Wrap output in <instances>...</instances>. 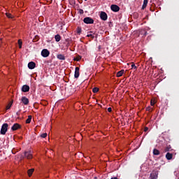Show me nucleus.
Instances as JSON below:
<instances>
[{
    "label": "nucleus",
    "instance_id": "f257e3e1",
    "mask_svg": "<svg viewBox=\"0 0 179 179\" xmlns=\"http://www.w3.org/2000/svg\"><path fill=\"white\" fill-rule=\"evenodd\" d=\"M8 127L9 125L8 124V123H4L2 124L0 131L1 135H5V134H6V132L8 131Z\"/></svg>",
    "mask_w": 179,
    "mask_h": 179
},
{
    "label": "nucleus",
    "instance_id": "f03ea898",
    "mask_svg": "<svg viewBox=\"0 0 179 179\" xmlns=\"http://www.w3.org/2000/svg\"><path fill=\"white\" fill-rule=\"evenodd\" d=\"M83 22L85 24H93V23H94V20L90 17H86L83 19Z\"/></svg>",
    "mask_w": 179,
    "mask_h": 179
},
{
    "label": "nucleus",
    "instance_id": "7ed1b4c3",
    "mask_svg": "<svg viewBox=\"0 0 179 179\" xmlns=\"http://www.w3.org/2000/svg\"><path fill=\"white\" fill-rule=\"evenodd\" d=\"M158 176H159V171L154 170L150 174V179H157Z\"/></svg>",
    "mask_w": 179,
    "mask_h": 179
},
{
    "label": "nucleus",
    "instance_id": "20e7f679",
    "mask_svg": "<svg viewBox=\"0 0 179 179\" xmlns=\"http://www.w3.org/2000/svg\"><path fill=\"white\" fill-rule=\"evenodd\" d=\"M100 17L101 19V20H107V19H108V15H107V13L104 11H101L100 13Z\"/></svg>",
    "mask_w": 179,
    "mask_h": 179
},
{
    "label": "nucleus",
    "instance_id": "39448f33",
    "mask_svg": "<svg viewBox=\"0 0 179 179\" xmlns=\"http://www.w3.org/2000/svg\"><path fill=\"white\" fill-rule=\"evenodd\" d=\"M41 55L43 57V58H47V57L50 56V51L47 49H43L41 51Z\"/></svg>",
    "mask_w": 179,
    "mask_h": 179
},
{
    "label": "nucleus",
    "instance_id": "423d86ee",
    "mask_svg": "<svg viewBox=\"0 0 179 179\" xmlns=\"http://www.w3.org/2000/svg\"><path fill=\"white\" fill-rule=\"evenodd\" d=\"M110 9L113 12H120V6L115 4H112L110 6Z\"/></svg>",
    "mask_w": 179,
    "mask_h": 179
},
{
    "label": "nucleus",
    "instance_id": "0eeeda50",
    "mask_svg": "<svg viewBox=\"0 0 179 179\" xmlns=\"http://www.w3.org/2000/svg\"><path fill=\"white\" fill-rule=\"evenodd\" d=\"M22 128V126L19 124V123H15L11 127L12 131H17V129H20Z\"/></svg>",
    "mask_w": 179,
    "mask_h": 179
},
{
    "label": "nucleus",
    "instance_id": "6e6552de",
    "mask_svg": "<svg viewBox=\"0 0 179 179\" xmlns=\"http://www.w3.org/2000/svg\"><path fill=\"white\" fill-rule=\"evenodd\" d=\"M30 90V87L27 85H24L22 87V92L24 93H27V92H29Z\"/></svg>",
    "mask_w": 179,
    "mask_h": 179
},
{
    "label": "nucleus",
    "instance_id": "1a4fd4ad",
    "mask_svg": "<svg viewBox=\"0 0 179 179\" xmlns=\"http://www.w3.org/2000/svg\"><path fill=\"white\" fill-rule=\"evenodd\" d=\"M80 68L79 67H76L75 69V73H74V78H76V79H78V78H79V71H80Z\"/></svg>",
    "mask_w": 179,
    "mask_h": 179
},
{
    "label": "nucleus",
    "instance_id": "9d476101",
    "mask_svg": "<svg viewBox=\"0 0 179 179\" xmlns=\"http://www.w3.org/2000/svg\"><path fill=\"white\" fill-rule=\"evenodd\" d=\"M21 101L24 106H27V104H29V99H27L26 96H22Z\"/></svg>",
    "mask_w": 179,
    "mask_h": 179
},
{
    "label": "nucleus",
    "instance_id": "9b49d317",
    "mask_svg": "<svg viewBox=\"0 0 179 179\" xmlns=\"http://www.w3.org/2000/svg\"><path fill=\"white\" fill-rule=\"evenodd\" d=\"M24 157L27 159H33V155H31V152L30 151L25 152H24Z\"/></svg>",
    "mask_w": 179,
    "mask_h": 179
},
{
    "label": "nucleus",
    "instance_id": "f8f14e48",
    "mask_svg": "<svg viewBox=\"0 0 179 179\" xmlns=\"http://www.w3.org/2000/svg\"><path fill=\"white\" fill-rule=\"evenodd\" d=\"M28 68L29 69H34L36 68V64L34 63V62H30L28 64Z\"/></svg>",
    "mask_w": 179,
    "mask_h": 179
},
{
    "label": "nucleus",
    "instance_id": "ddd939ff",
    "mask_svg": "<svg viewBox=\"0 0 179 179\" xmlns=\"http://www.w3.org/2000/svg\"><path fill=\"white\" fill-rule=\"evenodd\" d=\"M57 59H60V61H65V55L62 54H59L57 55Z\"/></svg>",
    "mask_w": 179,
    "mask_h": 179
},
{
    "label": "nucleus",
    "instance_id": "4468645a",
    "mask_svg": "<svg viewBox=\"0 0 179 179\" xmlns=\"http://www.w3.org/2000/svg\"><path fill=\"white\" fill-rule=\"evenodd\" d=\"M152 153L154 155V156H159V155H160V151L156 148H155L152 151Z\"/></svg>",
    "mask_w": 179,
    "mask_h": 179
},
{
    "label": "nucleus",
    "instance_id": "2eb2a0df",
    "mask_svg": "<svg viewBox=\"0 0 179 179\" xmlns=\"http://www.w3.org/2000/svg\"><path fill=\"white\" fill-rule=\"evenodd\" d=\"M166 158L167 159V160H171V159H173V154L167 152L166 155Z\"/></svg>",
    "mask_w": 179,
    "mask_h": 179
},
{
    "label": "nucleus",
    "instance_id": "dca6fc26",
    "mask_svg": "<svg viewBox=\"0 0 179 179\" xmlns=\"http://www.w3.org/2000/svg\"><path fill=\"white\" fill-rule=\"evenodd\" d=\"M55 40L57 43H59V41H61V35H59V34L55 35Z\"/></svg>",
    "mask_w": 179,
    "mask_h": 179
},
{
    "label": "nucleus",
    "instance_id": "f3484780",
    "mask_svg": "<svg viewBox=\"0 0 179 179\" xmlns=\"http://www.w3.org/2000/svg\"><path fill=\"white\" fill-rule=\"evenodd\" d=\"M124 70H121V71H118L117 73V78H121V76H122V75H124Z\"/></svg>",
    "mask_w": 179,
    "mask_h": 179
},
{
    "label": "nucleus",
    "instance_id": "a211bd4d",
    "mask_svg": "<svg viewBox=\"0 0 179 179\" xmlns=\"http://www.w3.org/2000/svg\"><path fill=\"white\" fill-rule=\"evenodd\" d=\"M34 172V169H31L28 170V176L29 177H31L33 173Z\"/></svg>",
    "mask_w": 179,
    "mask_h": 179
},
{
    "label": "nucleus",
    "instance_id": "6ab92c4d",
    "mask_svg": "<svg viewBox=\"0 0 179 179\" xmlns=\"http://www.w3.org/2000/svg\"><path fill=\"white\" fill-rule=\"evenodd\" d=\"M148 0H143V4L142 6V9H145L146 8V6H148Z\"/></svg>",
    "mask_w": 179,
    "mask_h": 179
},
{
    "label": "nucleus",
    "instance_id": "aec40b11",
    "mask_svg": "<svg viewBox=\"0 0 179 179\" xmlns=\"http://www.w3.org/2000/svg\"><path fill=\"white\" fill-rule=\"evenodd\" d=\"M31 115H29L28 118L26 120V124H30V122H31Z\"/></svg>",
    "mask_w": 179,
    "mask_h": 179
},
{
    "label": "nucleus",
    "instance_id": "412c9836",
    "mask_svg": "<svg viewBox=\"0 0 179 179\" xmlns=\"http://www.w3.org/2000/svg\"><path fill=\"white\" fill-rule=\"evenodd\" d=\"M6 15L7 16V17H8V19H13V15H12V14L9 13H6Z\"/></svg>",
    "mask_w": 179,
    "mask_h": 179
},
{
    "label": "nucleus",
    "instance_id": "4be33fe9",
    "mask_svg": "<svg viewBox=\"0 0 179 179\" xmlns=\"http://www.w3.org/2000/svg\"><path fill=\"white\" fill-rule=\"evenodd\" d=\"M12 104H13V101L10 102L7 106H6V110H9L10 107H12Z\"/></svg>",
    "mask_w": 179,
    "mask_h": 179
},
{
    "label": "nucleus",
    "instance_id": "5701e85b",
    "mask_svg": "<svg viewBox=\"0 0 179 179\" xmlns=\"http://www.w3.org/2000/svg\"><path fill=\"white\" fill-rule=\"evenodd\" d=\"M131 69H138V66H136L134 62H131Z\"/></svg>",
    "mask_w": 179,
    "mask_h": 179
},
{
    "label": "nucleus",
    "instance_id": "b1692460",
    "mask_svg": "<svg viewBox=\"0 0 179 179\" xmlns=\"http://www.w3.org/2000/svg\"><path fill=\"white\" fill-rule=\"evenodd\" d=\"M22 44H23V43L22 42V40L21 39L18 40L19 48H22Z\"/></svg>",
    "mask_w": 179,
    "mask_h": 179
},
{
    "label": "nucleus",
    "instance_id": "393cba45",
    "mask_svg": "<svg viewBox=\"0 0 179 179\" xmlns=\"http://www.w3.org/2000/svg\"><path fill=\"white\" fill-rule=\"evenodd\" d=\"M92 92L93 93H97L99 92V87H94Z\"/></svg>",
    "mask_w": 179,
    "mask_h": 179
},
{
    "label": "nucleus",
    "instance_id": "a878e982",
    "mask_svg": "<svg viewBox=\"0 0 179 179\" xmlns=\"http://www.w3.org/2000/svg\"><path fill=\"white\" fill-rule=\"evenodd\" d=\"M77 33H78V34H80V33H82V28L78 27L77 28Z\"/></svg>",
    "mask_w": 179,
    "mask_h": 179
},
{
    "label": "nucleus",
    "instance_id": "bb28decb",
    "mask_svg": "<svg viewBox=\"0 0 179 179\" xmlns=\"http://www.w3.org/2000/svg\"><path fill=\"white\" fill-rule=\"evenodd\" d=\"M80 59H82V57L80 56H78L77 57H74L73 61H79Z\"/></svg>",
    "mask_w": 179,
    "mask_h": 179
},
{
    "label": "nucleus",
    "instance_id": "cd10ccee",
    "mask_svg": "<svg viewBox=\"0 0 179 179\" xmlns=\"http://www.w3.org/2000/svg\"><path fill=\"white\" fill-rule=\"evenodd\" d=\"M170 149H171V146L169 145L165 148V152H170Z\"/></svg>",
    "mask_w": 179,
    "mask_h": 179
},
{
    "label": "nucleus",
    "instance_id": "c85d7f7f",
    "mask_svg": "<svg viewBox=\"0 0 179 179\" xmlns=\"http://www.w3.org/2000/svg\"><path fill=\"white\" fill-rule=\"evenodd\" d=\"M146 111H152L153 110V108L148 106L145 108Z\"/></svg>",
    "mask_w": 179,
    "mask_h": 179
},
{
    "label": "nucleus",
    "instance_id": "c756f323",
    "mask_svg": "<svg viewBox=\"0 0 179 179\" xmlns=\"http://www.w3.org/2000/svg\"><path fill=\"white\" fill-rule=\"evenodd\" d=\"M87 37H91V38H94V35L92 34H89L87 35Z\"/></svg>",
    "mask_w": 179,
    "mask_h": 179
},
{
    "label": "nucleus",
    "instance_id": "7c9ffc66",
    "mask_svg": "<svg viewBox=\"0 0 179 179\" xmlns=\"http://www.w3.org/2000/svg\"><path fill=\"white\" fill-rule=\"evenodd\" d=\"M41 138H47V133H43L41 135Z\"/></svg>",
    "mask_w": 179,
    "mask_h": 179
},
{
    "label": "nucleus",
    "instance_id": "2f4dec72",
    "mask_svg": "<svg viewBox=\"0 0 179 179\" xmlns=\"http://www.w3.org/2000/svg\"><path fill=\"white\" fill-rule=\"evenodd\" d=\"M78 12H79L80 15H83V13H84V11L83 9H79Z\"/></svg>",
    "mask_w": 179,
    "mask_h": 179
},
{
    "label": "nucleus",
    "instance_id": "473e14b6",
    "mask_svg": "<svg viewBox=\"0 0 179 179\" xmlns=\"http://www.w3.org/2000/svg\"><path fill=\"white\" fill-rule=\"evenodd\" d=\"M108 113H111V111H113V108H108Z\"/></svg>",
    "mask_w": 179,
    "mask_h": 179
},
{
    "label": "nucleus",
    "instance_id": "72a5a7b5",
    "mask_svg": "<svg viewBox=\"0 0 179 179\" xmlns=\"http://www.w3.org/2000/svg\"><path fill=\"white\" fill-rule=\"evenodd\" d=\"M71 5H75V0H71Z\"/></svg>",
    "mask_w": 179,
    "mask_h": 179
},
{
    "label": "nucleus",
    "instance_id": "f704fd0d",
    "mask_svg": "<svg viewBox=\"0 0 179 179\" xmlns=\"http://www.w3.org/2000/svg\"><path fill=\"white\" fill-rule=\"evenodd\" d=\"M148 130H149V128L145 127V129H144V131H145V132H147V131H148Z\"/></svg>",
    "mask_w": 179,
    "mask_h": 179
},
{
    "label": "nucleus",
    "instance_id": "c9c22d12",
    "mask_svg": "<svg viewBox=\"0 0 179 179\" xmlns=\"http://www.w3.org/2000/svg\"><path fill=\"white\" fill-rule=\"evenodd\" d=\"M150 104H151V106H155V102L151 101Z\"/></svg>",
    "mask_w": 179,
    "mask_h": 179
},
{
    "label": "nucleus",
    "instance_id": "e433bc0d",
    "mask_svg": "<svg viewBox=\"0 0 179 179\" xmlns=\"http://www.w3.org/2000/svg\"><path fill=\"white\" fill-rule=\"evenodd\" d=\"M110 179H118V178H117V177H113V178H111Z\"/></svg>",
    "mask_w": 179,
    "mask_h": 179
},
{
    "label": "nucleus",
    "instance_id": "4c0bfd02",
    "mask_svg": "<svg viewBox=\"0 0 179 179\" xmlns=\"http://www.w3.org/2000/svg\"><path fill=\"white\" fill-rule=\"evenodd\" d=\"M16 114H17V115H20V113H19V112H17Z\"/></svg>",
    "mask_w": 179,
    "mask_h": 179
},
{
    "label": "nucleus",
    "instance_id": "58836bf2",
    "mask_svg": "<svg viewBox=\"0 0 179 179\" xmlns=\"http://www.w3.org/2000/svg\"><path fill=\"white\" fill-rule=\"evenodd\" d=\"M2 43V38H0V44Z\"/></svg>",
    "mask_w": 179,
    "mask_h": 179
},
{
    "label": "nucleus",
    "instance_id": "ea45409f",
    "mask_svg": "<svg viewBox=\"0 0 179 179\" xmlns=\"http://www.w3.org/2000/svg\"><path fill=\"white\" fill-rule=\"evenodd\" d=\"M85 1H87V0H85Z\"/></svg>",
    "mask_w": 179,
    "mask_h": 179
}]
</instances>
